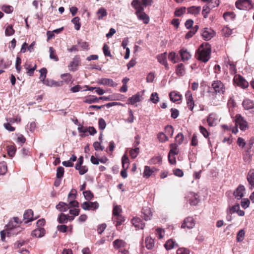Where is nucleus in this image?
<instances>
[{"mask_svg":"<svg viewBox=\"0 0 254 254\" xmlns=\"http://www.w3.org/2000/svg\"><path fill=\"white\" fill-rule=\"evenodd\" d=\"M211 88L212 91L208 92L209 100L213 104L217 105L222 100L226 91L225 85L221 80L216 79L212 81Z\"/></svg>","mask_w":254,"mask_h":254,"instance_id":"1","label":"nucleus"},{"mask_svg":"<svg viewBox=\"0 0 254 254\" xmlns=\"http://www.w3.org/2000/svg\"><path fill=\"white\" fill-rule=\"evenodd\" d=\"M211 46L208 43L202 44L198 49L195 56L196 58L204 62H207L210 58Z\"/></svg>","mask_w":254,"mask_h":254,"instance_id":"2","label":"nucleus"},{"mask_svg":"<svg viewBox=\"0 0 254 254\" xmlns=\"http://www.w3.org/2000/svg\"><path fill=\"white\" fill-rule=\"evenodd\" d=\"M235 125L239 126L241 130H245L248 128L247 122L240 114H237L235 119Z\"/></svg>","mask_w":254,"mask_h":254,"instance_id":"3","label":"nucleus"},{"mask_svg":"<svg viewBox=\"0 0 254 254\" xmlns=\"http://www.w3.org/2000/svg\"><path fill=\"white\" fill-rule=\"evenodd\" d=\"M234 81L238 86L245 88L248 86V82L240 75H236L234 78Z\"/></svg>","mask_w":254,"mask_h":254,"instance_id":"4","label":"nucleus"},{"mask_svg":"<svg viewBox=\"0 0 254 254\" xmlns=\"http://www.w3.org/2000/svg\"><path fill=\"white\" fill-rule=\"evenodd\" d=\"M80 62V58L79 56H75L70 62L68 65V67L70 71H75L77 69V66Z\"/></svg>","mask_w":254,"mask_h":254,"instance_id":"5","label":"nucleus"},{"mask_svg":"<svg viewBox=\"0 0 254 254\" xmlns=\"http://www.w3.org/2000/svg\"><path fill=\"white\" fill-rule=\"evenodd\" d=\"M215 32L210 28H205L202 32V36L207 41L211 39L215 35Z\"/></svg>","mask_w":254,"mask_h":254,"instance_id":"6","label":"nucleus"},{"mask_svg":"<svg viewBox=\"0 0 254 254\" xmlns=\"http://www.w3.org/2000/svg\"><path fill=\"white\" fill-rule=\"evenodd\" d=\"M131 5L136 10L135 12H138L140 13L143 12L144 7L143 5H144L139 0H133L131 2Z\"/></svg>","mask_w":254,"mask_h":254,"instance_id":"7","label":"nucleus"},{"mask_svg":"<svg viewBox=\"0 0 254 254\" xmlns=\"http://www.w3.org/2000/svg\"><path fill=\"white\" fill-rule=\"evenodd\" d=\"M157 59L158 62L164 65L167 69H168V64L167 62V53L165 52L164 53L161 54L157 56Z\"/></svg>","mask_w":254,"mask_h":254,"instance_id":"8","label":"nucleus"},{"mask_svg":"<svg viewBox=\"0 0 254 254\" xmlns=\"http://www.w3.org/2000/svg\"><path fill=\"white\" fill-rule=\"evenodd\" d=\"M133 225L138 229H143L145 226V224L139 218H133L132 220Z\"/></svg>","mask_w":254,"mask_h":254,"instance_id":"9","label":"nucleus"},{"mask_svg":"<svg viewBox=\"0 0 254 254\" xmlns=\"http://www.w3.org/2000/svg\"><path fill=\"white\" fill-rule=\"evenodd\" d=\"M245 189L243 186H239L235 191L234 192V195L236 198L237 199H240L242 198L244 195V191H245Z\"/></svg>","mask_w":254,"mask_h":254,"instance_id":"10","label":"nucleus"},{"mask_svg":"<svg viewBox=\"0 0 254 254\" xmlns=\"http://www.w3.org/2000/svg\"><path fill=\"white\" fill-rule=\"evenodd\" d=\"M251 4V0H239L236 2V6L237 8L244 10L246 7V5Z\"/></svg>","mask_w":254,"mask_h":254,"instance_id":"11","label":"nucleus"},{"mask_svg":"<svg viewBox=\"0 0 254 254\" xmlns=\"http://www.w3.org/2000/svg\"><path fill=\"white\" fill-rule=\"evenodd\" d=\"M247 180L250 185V189L252 190L254 188V170H251L249 172Z\"/></svg>","mask_w":254,"mask_h":254,"instance_id":"12","label":"nucleus"},{"mask_svg":"<svg viewBox=\"0 0 254 254\" xmlns=\"http://www.w3.org/2000/svg\"><path fill=\"white\" fill-rule=\"evenodd\" d=\"M75 195L73 193H69L68 195V201L71 207H78V202L75 200Z\"/></svg>","mask_w":254,"mask_h":254,"instance_id":"13","label":"nucleus"},{"mask_svg":"<svg viewBox=\"0 0 254 254\" xmlns=\"http://www.w3.org/2000/svg\"><path fill=\"white\" fill-rule=\"evenodd\" d=\"M142 217L146 221L150 220L152 216L151 210L148 207L143 208L142 210Z\"/></svg>","mask_w":254,"mask_h":254,"instance_id":"14","label":"nucleus"},{"mask_svg":"<svg viewBox=\"0 0 254 254\" xmlns=\"http://www.w3.org/2000/svg\"><path fill=\"white\" fill-rule=\"evenodd\" d=\"M73 220V217H70L68 215H65L61 213L58 217V222L61 224L66 223L68 220L71 221Z\"/></svg>","mask_w":254,"mask_h":254,"instance_id":"15","label":"nucleus"},{"mask_svg":"<svg viewBox=\"0 0 254 254\" xmlns=\"http://www.w3.org/2000/svg\"><path fill=\"white\" fill-rule=\"evenodd\" d=\"M56 207L57 209L59 210L60 211L65 212L72 207H71L70 205H69V203L67 204L63 202H60L56 205Z\"/></svg>","mask_w":254,"mask_h":254,"instance_id":"16","label":"nucleus"},{"mask_svg":"<svg viewBox=\"0 0 254 254\" xmlns=\"http://www.w3.org/2000/svg\"><path fill=\"white\" fill-rule=\"evenodd\" d=\"M135 14L138 19L142 20L144 24H148L149 22V16L143 11L139 13L135 12Z\"/></svg>","mask_w":254,"mask_h":254,"instance_id":"17","label":"nucleus"},{"mask_svg":"<svg viewBox=\"0 0 254 254\" xmlns=\"http://www.w3.org/2000/svg\"><path fill=\"white\" fill-rule=\"evenodd\" d=\"M179 53L180 56L182 58V60L183 62L188 61L190 59V52H188L186 49L184 48H182L181 50H180Z\"/></svg>","mask_w":254,"mask_h":254,"instance_id":"18","label":"nucleus"},{"mask_svg":"<svg viewBox=\"0 0 254 254\" xmlns=\"http://www.w3.org/2000/svg\"><path fill=\"white\" fill-rule=\"evenodd\" d=\"M33 211L31 209L26 210L23 214L24 220H25V223H27L33 220Z\"/></svg>","mask_w":254,"mask_h":254,"instance_id":"19","label":"nucleus"},{"mask_svg":"<svg viewBox=\"0 0 254 254\" xmlns=\"http://www.w3.org/2000/svg\"><path fill=\"white\" fill-rule=\"evenodd\" d=\"M45 234V230L43 228H38L32 232V236L40 238L43 237Z\"/></svg>","mask_w":254,"mask_h":254,"instance_id":"20","label":"nucleus"},{"mask_svg":"<svg viewBox=\"0 0 254 254\" xmlns=\"http://www.w3.org/2000/svg\"><path fill=\"white\" fill-rule=\"evenodd\" d=\"M99 84L104 85H109L110 86H114L115 83L111 79L103 78L99 80Z\"/></svg>","mask_w":254,"mask_h":254,"instance_id":"21","label":"nucleus"},{"mask_svg":"<svg viewBox=\"0 0 254 254\" xmlns=\"http://www.w3.org/2000/svg\"><path fill=\"white\" fill-rule=\"evenodd\" d=\"M140 97L141 95L140 93L138 92L135 95L128 98V104L133 105L135 103L139 102L140 101Z\"/></svg>","mask_w":254,"mask_h":254,"instance_id":"22","label":"nucleus"},{"mask_svg":"<svg viewBox=\"0 0 254 254\" xmlns=\"http://www.w3.org/2000/svg\"><path fill=\"white\" fill-rule=\"evenodd\" d=\"M99 101V98L97 97L96 96H93V95H90V96L86 97L83 102L85 103L90 104H92V103H98Z\"/></svg>","mask_w":254,"mask_h":254,"instance_id":"23","label":"nucleus"},{"mask_svg":"<svg viewBox=\"0 0 254 254\" xmlns=\"http://www.w3.org/2000/svg\"><path fill=\"white\" fill-rule=\"evenodd\" d=\"M242 104L245 110H248L254 108V103L250 99L244 100Z\"/></svg>","mask_w":254,"mask_h":254,"instance_id":"24","label":"nucleus"},{"mask_svg":"<svg viewBox=\"0 0 254 254\" xmlns=\"http://www.w3.org/2000/svg\"><path fill=\"white\" fill-rule=\"evenodd\" d=\"M156 169L154 167L150 168L149 166H145L143 172V176L149 178L156 171Z\"/></svg>","mask_w":254,"mask_h":254,"instance_id":"25","label":"nucleus"},{"mask_svg":"<svg viewBox=\"0 0 254 254\" xmlns=\"http://www.w3.org/2000/svg\"><path fill=\"white\" fill-rule=\"evenodd\" d=\"M113 244L115 249H119L125 247L126 243L122 240L117 239L113 242Z\"/></svg>","mask_w":254,"mask_h":254,"instance_id":"26","label":"nucleus"},{"mask_svg":"<svg viewBox=\"0 0 254 254\" xmlns=\"http://www.w3.org/2000/svg\"><path fill=\"white\" fill-rule=\"evenodd\" d=\"M113 221L116 222V226L118 227L122 224V222L125 221L124 217L121 215H117L113 216Z\"/></svg>","mask_w":254,"mask_h":254,"instance_id":"27","label":"nucleus"},{"mask_svg":"<svg viewBox=\"0 0 254 254\" xmlns=\"http://www.w3.org/2000/svg\"><path fill=\"white\" fill-rule=\"evenodd\" d=\"M177 246V243L172 239L168 240L164 245V247L167 250H171Z\"/></svg>","mask_w":254,"mask_h":254,"instance_id":"28","label":"nucleus"},{"mask_svg":"<svg viewBox=\"0 0 254 254\" xmlns=\"http://www.w3.org/2000/svg\"><path fill=\"white\" fill-rule=\"evenodd\" d=\"M169 96L171 101L176 102L181 99V96L180 94L176 93L175 91H172L170 93Z\"/></svg>","mask_w":254,"mask_h":254,"instance_id":"29","label":"nucleus"},{"mask_svg":"<svg viewBox=\"0 0 254 254\" xmlns=\"http://www.w3.org/2000/svg\"><path fill=\"white\" fill-rule=\"evenodd\" d=\"M145 244L146 248L151 250L154 246V241L151 237H147L145 239Z\"/></svg>","mask_w":254,"mask_h":254,"instance_id":"30","label":"nucleus"},{"mask_svg":"<svg viewBox=\"0 0 254 254\" xmlns=\"http://www.w3.org/2000/svg\"><path fill=\"white\" fill-rule=\"evenodd\" d=\"M207 122L208 125L210 127L215 126L216 125L217 119L215 118V115L210 114L207 119Z\"/></svg>","mask_w":254,"mask_h":254,"instance_id":"31","label":"nucleus"},{"mask_svg":"<svg viewBox=\"0 0 254 254\" xmlns=\"http://www.w3.org/2000/svg\"><path fill=\"white\" fill-rule=\"evenodd\" d=\"M168 59L174 63H176L179 61V57L178 55H176L175 52H172L168 55Z\"/></svg>","mask_w":254,"mask_h":254,"instance_id":"32","label":"nucleus"},{"mask_svg":"<svg viewBox=\"0 0 254 254\" xmlns=\"http://www.w3.org/2000/svg\"><path fill=\"white\" fill-rule=\"evenodd\" d=\"M97 14L98 15V19L101 20L104 17L107 15V12L104 8L101 7L99 8L97 11Z\"/></svg>","mask_w":254,"mask_h":254,"instance_id":"33","label":"nucleus"},{"mask_svg":"<svg viewBox=\"0 0 254 254\" xmlns=\"http://www.w3.org/2000/svg\"><path fill=\"white\" fill-rule=\"evenodd\" d=\"M165 133L167 136L172 137L174 133V129L172 126L167 125L165 128Z\"/></svg>","mask_w":254,"mask_h":254,"instance_id":"34","label":"nucleus"},{"mask_svg":"<svg viewBox=\"0 0 254 254\" xmlns=\"http://www.w3.org/2000/svg\"><path fill=\"white\" fill-rule=\"evenodd\" d=\"M123 169H127L129 166V159L126 155H124L122 158Z\"/></svg>","mask_w":254,"mask_h":254,"instance_id":"35","label":"nucleus"},{"mask_svg":"<svg viewBox=\"0 0 254 254\" xmlns=\"http://www.w3.org/2000/svg\"><path fill=\"white\" fill-rule=\"evenodd\" d=\"M170 150L169 153L172 154H178L179 150L178 149V145L177 143H172L170 145Z\"/></svg>","mask_w":254,"mask_h":254,"instance_id":"36","label":"nucleus"},{"mask_svg":"<svg viewBox=\"0 0 254 254\" xmlns=\"http://www.w3.org/2000/svg\"><path fill=\"white\" fill-rule=\"evenodd\" d=\"M39 72H40L39 79H40V81H42L43 83L44 81L46 80V77L47 70L46 68L43 67L39 70Z\"/></svg>","mask_w":254,"mask_h":254,"instance_id":"37","label":"nucleus"},{"mask_svg":"<svg viewBox=\"0 0 254 254\" xmlns=\"http://www.w3.org/2000/svg\"><path fill=\"white\" fill-rule=\"evenodd\" d=\"M79 20V18L77 16L74 17L71 20L72 22L74 24V28L77 30H79L81 26Z\"/></svg>","mask_w":254,"mask_h":254,"instance_id":"38","label":"nucleus"},{"mask_svg":"<svg viewBox=\"0 0 254 254\" xmlns=\"http://www.w3.org/2000/svg\"><path fill=\"white\" fill-rule=\"evenodd\" d=\"M182 228H188L189 229L190 228V217H187L184 220L182 224Z\"/></svg>","mask_w":254,"mask_h":254,"instance_id":"39","label":"nucleus"},{"mask_svg":"<svg viewBox=\"0 0 254 254\" xmlns=\"http://www.w3.org/2000/svg\"><path fill=\"white\" fill-rule=\"evenodd\" d=\"M7 172V165L5 162H0V175H3Z\"/></svg>","mask_w":254,"mask_h":254,"instance_id":"40","label":"nucleus"},{"mask_svg":"<svg viewBox=\"0 0 254 254\" xmlns=\"http://www.w3.org/2000/svg\"><path fill=\"white\" fill-rule=\"evenodd\" d=\"M239 208L240 205L239 204H237L232 207H229L227 210V213H229V214H233L235 212H237L238 210V209Z\"/></svg>","mask_w":254,"mask_h":254,"instance_id":"41","label":"nucleus"},{"mask_svg":"<svg viewBox=\"0 0 254 254\" xmlns=\"http://www.w3.org/2000/svg\"><path fill=\"white\" fill-rule=\"evenodd\" d=\"M235 14L232 12H225L223 14V17L226 20H233L235 18Z\"/></svg>","mask_w":254,"mask_h":254,"instance_id":"42","label":"nucleus"},{"mask_svg":"<svg viewBox=\"0 0 254 254\" xmlns=\"http://www.w3.org/2000/svg\"><path fill=\"white\" fill-rule=\"evenodd\" d=\"M157 138L160 142H164L168 140V137L162 132H159L157 135Z\"/></svg>","mask_w":254,"mask_h":254,"instance_id":"43","label":"nucleus"},{"mask_svg":"<svg viewBox=\"0 0 254 254\" xmlns=\"http://www.w3.org/2000/svg\"><path fill=\"white\" fill-rule=\"evenodd\" d=\"M199 202V196L197 193H194L191 195V205H196Z\"/></svg>","mask_w":254,"mask_h":254,"instance_id":"44","label":"nucleus"},{"mask_svg":"<svg viewBox=\"0 0 254 254\" xmlns=\"http://www.w3.org/2000/svg\"><path fill=\"white\" fill-rule=\"evenodd\" d=\"M49 52H50V58L52 60H53L55 61H58L59 60V59L57 57V56L56 55L55 51L54 50V49L50 47L49 48Z\"/></svg>","mask_w":254,"mask_h":254,"instance_id":"45","label":"nucleus"},{"mask_svg":"<svg viewBox=\"0 0 254 254\" xmlns=\"http://www.w3.org/2000/svg\"><path fill=\"white\" fill-rule=\"evenodd\" d=\"M45 85L48 86H60V84L58 83V82L55 81L53 80H49L48 79H46L43 82Z\"/></svg>","mask_w":254,"mask_h":254,"instance_id":"46","label":"nucleus"},{"mask_svg":"<svg viewBox=\"0 0 254 254\" xmlns=\"http://www.w3.org/2000/svg\"><path fill=\"white\" fill-rule=\"evenodd\" d=\"M64 168L63 167H59L57 169V174L56 176L57 178L61 179L62 178L64 174Z\"/></svg>","mask_w":254,"mask_h":254,"instance_id":"47","label":"nucleus"},{"mask_svg":"<svg viewBox=\"0 0 254 254\" xmlns=\"http://www.w3.org/2000/svg\"><path fill=\"white\" fill-rule=\"evenodd\" d=\"M245 232L244 230L241 229L240 230L237 235V240L238 242H242L244 240V238L245 236Z\"/></svg>","mask_w":254,"mask_h":254,"instance_id":"48","label":"nucleus"},{"mask_svg":"<svg viewBox=\"0 0 254 254\" xmlns=\"http://www.w3.org/2000/svg\"><path fill=\"white\" fill-rule=\"evenodd\" d=\"M139 153V148L138 147H135L134 149H131L129 151L130 155L132 158H136Z\"/></svg>","mask_w":254,"mask_h":254,"instance_id":"49","label":"nucleus"},{"mask_svg":"<svg viewBox=\"0 0 254 254\" xmlns=\"http://www.w3.org/2000/svg\"><path fill=\"white\" fill-rule=\"evenodd\" d=\"M150 100L153 103L156 104L159 100L158 94L156 92H154L151 94Z\"/></svg>","mask_w":254,"mask_h":254,"instance_id":"50","label":"nucleus"},{"mask_svg":"<svg viewBox=\"0 0 254 254\" xmlns=\"http://www.w3.org/2000/svg\"><path fill=\"white\" fill-rule=\"evenodd\" d=\"M61 78L66 82L68 83L72 79V76L69 73H64L61 75Z\"/></svg>","mask_w":254,"mask_h":254,"instance_id":"51","label":"nucleus"},{"mask_svg":"<svg viewBox=\"0 0 254 254\" xmlns=\"http://www.w3.org/2000/svg\"><path fill=\"white\" fill-rule=\"evenodd\" d=\"M176 73L178 75H182L184 74V69L182 64L178 65L176 68Z\"/></svg>","mask_w":254,"mask_h":254,"instance_id":"52","label":"nucleus"},{"mask_svg":"<svg viewBox=\"0 0 254 254\" xmlns=\"http://www.w3.org/2000/svg\"><path fill=\"white\" fill-rule=\"evenodd\" d=\"M184 138V137L183 134L182 133L180 132L175 137V141L178 144H181L183 142Z\"/></svg>","mask_w":254,"mask_h":254,"instance_id":"53","label":"nucleus"},{"mask_svg":"<svg viewBox=\"0 0 254 254\" xmlns=\"http://www.w3.org/2000/svg\"><path fill=\"white\" fill-rule=\"evenodd\" d=\"M250 203V200L248 198H243L241 201V205L244 209L248 208L249 206Z\"/></svg>","mask_w":254,"mask_h":254,"instance_id":"54","label":"nucleus"},{"mask_svg":"<svg viewBox=\"0 0 254 254\" xmlns=\"http://www.w3.org/2000/svg\"><path fill=\"white\" fill-rule=\"evenodd\" d=\"M99 128L100 130H103L106 127V123L103 118H100L98 121Z\"/></svg>","mask_w":254,"mask_h":254,"instance_id":"55","label":"nucleus"},{"mask_svg":"<svg viewBox=\"0 0 254 254\" xmlns=\"http://www.w3.org/2000/svg\"><path fill=\"white\" fill-rule=\"evenodd\" d=\"M14 33V30H13L12 25H8L5 29V34L6 36H11L13 35Z\"/></svg>","mask_w":254,"mask_h":254,"instance_id":"56","label":"nucleus"},{"mask_svg":"<svg viewBox=\"0 0 254 254\" xmlns=\"http://www.w3.org/2000/svg\"><path fill=\"white\" fill-rule=\"evenodd\" d=\"M83 193L85 198L87 200H91L93 197V194L90 190L83 191Z\"/></svg>","mask_w":254,"mask_h":254,"instance_id":"57","label":"nucleus"},{"mask_svg":"<svg viewBox=\"0 0 254 254\" xmlns=\"http://www.w3.org/2000/svg\"><path fill=\"white\" fill-rule=\"evenodd\" d=\"M103 51L104 54L106 57H111V54L110 51L109 50V48L107 44H105L104 45L103 47Z\"/></svg>","mask_w":254,"mask_h":254,"instance_id":"58","label":"nucleus"},{"mask_svg":"<svg viewBox=\"0 0 254 254\" xmlns=\"http://www.w3.org/2000/svg\"><path fill=\"white\" fill-rule=\"evenodd\" d=\"M176 154H168V160L169 163L172 165H174L176 163Z\"/></svg>","mask_w":254,"mask_h":254,"instance_id":"59","label":"nucleus"},{"mask_svg":"<svg viewBox=\"0 0 254 254\" xmlns=\"http://www.w3.org/2000/svg\"><path fill=\"white\" fill-rule=\"evenodd\" d=\"M2 10L6 13H11L13 10V8L10 5H3Z\"/></svg>","mask_w":254,"mask_h":254,"instance_id":"60","label":"nucleus"},{"mask_svg":"<svg viewBox=\"0 0 254 254\" xmlns=\"http://www.w3.org/2000/svg\"><path fill=\"white\" fill-rule=\"evenodd\" d=\"M199 130L201 133L204 136V137L207 138L209 136V132L207 129L202 126H199Z\"/></svg>","mask_w":254,"mask_h":254,"instance_id":"61","label":"nucleus"},{"mask_svg":"<svg viewBox=\"0 0 254 254\" xmlns=\"http://www.w3.org/2000/svg\"><path fill=\"white\" fill-rule=\"evenodd\" d=\"M122 212V209L118 205H116L114 207L113 210V216L120 215Z\"/></svg>","mask_w":254,"mask_h":254,"instance_id":"62","label":"nucleus"},{"mask_svg":"<svg viewBox=\"0 0 254 254\" xmlns=\"http://www.w3.org/2000/svg\"><path fill=\"white\" fill-rule=\"evenodd\" d=\"M186 11V8L185 7H182L180 9L176 10L175 11V15L176 16H180Z\"/></svg>","mask_w":254,"mask_h":254,"instance_id":"63","label":"nucleus"},{"mask_svg":"<svg viewBox=\"0 0 254 254\" xmlns=\"http://www.w3.org/2000/svg\"><path fill=\"white\" fill-rule=\"evenodd\" d=\"M177 254H189L190 251L189 250L182 248H180L177 251Z\"/></svg>","mask_w":254,"mask_h":254,"instance_id":"64","label":"nucleus"}]
</instances>
